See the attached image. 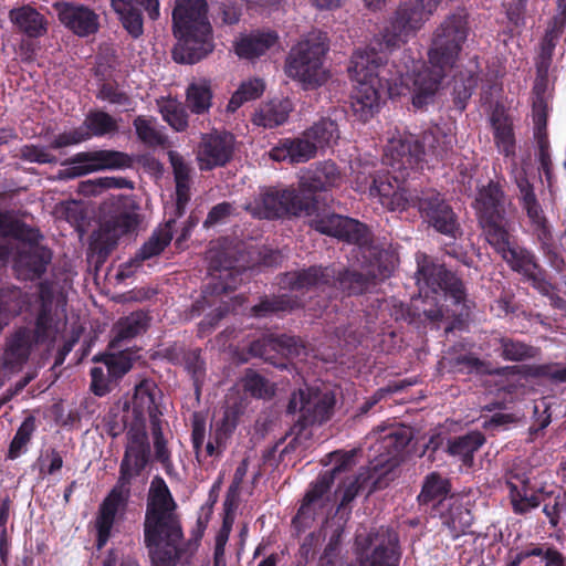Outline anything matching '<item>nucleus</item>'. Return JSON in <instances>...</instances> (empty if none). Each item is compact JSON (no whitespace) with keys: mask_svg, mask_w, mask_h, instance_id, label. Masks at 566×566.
<instances>
[{"mask_svg":"<svg viewBox=\"0 0 566 566\" xmlns=\"http://www.w3.org/2000/svg\"><path fill=\"white\" fill-rule=\"evenodd\" d=\"M124 429L126 430V444L119 464V478L116 485L102 501L95 521L98 548L106 545L117 513L127 506L132 480L139 476L150 462V444L146 427L127 424L125 421Z\"/></svg>","mask_w":566,"mask_h":566,"instance_id":"nucleus-1","label":"nucleus"},{"mask_svg":"<svg viewBox=\"0 0 566 566\" xmlns=\"http://www.w3.org/2000/svg\"><path fill=\"white\" fill-rule=\"evenodd\" d=\"M206 0H176L171 13V29L177 43L172 50L175 62L196 64L214 49L212 25Z\"/></svg>","mask_w":566,"mask_h":566,"instance_id":"nucleus-2","label":"nucleus"},{"mask_svg":"<svg viewBox=\"0 0 566 566\" xmlns=\"http://www.w3.org/2000/svg\"><path fill=\"white\" fill-rule=\"evenodd\" d=\"M396 15V11L392 13L388 23L385 25L379 34V39L376 40L378 46H368L364 50H356L350 59L348 72L352 78H366L370 81V84L380 91L382 94L390 92L394 86L402 84L403 72L392 63L388 62L387 52H391L395 49L400 48L401 44L408 41L410 35H413L421 28H417L406 35L402 36L397 44L388 42L387 31L391 27V22Z\"/></svg>","mask_w":566,"mask_h":566,"instance_id":"nucleus-3","label":"nucleus"},{"mask_svg":"<svg viewBox=\"0 0 566 566\" xmlns=\"http://www.w3.org/2000/svg\"><path fill=\"white\" fill-rule=\"evenodd\" d=\"M177 503L160 475L153 478L148 491L145 520V545L180 544L184 538Z\"/></svg>","mask_w":566,"mask_h":566,"instance_id":"nucleus-4","label":"nucleus"},{"mask_svg":"<svg viewBox=\"0 0 566 566\" xmlns=\"http://www.w3.org/2000/svg\"><path fill=\"white\" fill-rule=\"evenodd\" d=\"M488 243L512 272L521 275L539 294L548 296L554 291L555 287L547 280V272L538 256L532 249L518 242L513 229Z\"/></svg>","mask_w":566,"mask_h":566,"instance_id":"nucleus-5","label":"nucleus"},{"mask_svg":"<svg viewBox=\"0 0 566 566\" xmlns=\"http://www.w3.org/2000/svg\"><path fill=\"white\" fill-rule=\"evenodd\" d=\"M247 209L259 219L277 220L313 216L318 210V202L314 196L301 193L294 188L269 187Z\"/></svg>","mask_w":566,"mask_h":566,"instance_id":"nucleus-6","label":"nucleus"},{"mask_svg":"<svg viewBox=\"0 0 566 566\" xmlns=\"http://www.w3.org/2000/svg\"><path fill=\"white\" fill-rule=\"evenodd\" d=\"M335 403V395L328 390L306 387L293 392L286 412L290 415L298 412V418L291 427V433L295 439L307 438L308 428L323 424L332 418Z\"/></svg>","mask_w":566,"mask_h":566,"instance_id":"nucleus-7","label":"nucleus"},{"mask_svg":"<svg viewBox=\"0 0 566 566\" xmlns=\"http://www.w3.org/2000/svg\"><path fill=\"white\" fill-rule=\"evenodd\" d=\"M416 262V279L419 290L422 291L426 287L434 294L443 292L454 305L461 306L459 315L468 316L470 302L467 298L463 281L426 253L418 252Z\"/></svg>","mask_w":566,"mask_h":566,"instance_id":"nucleus-8","label":"nucleus"},{"mask_svg":"<svg viewBox=\"0 0 566 566\" xmlns=\"http://www.w3.org/2000/svg\"><path fill=\"white\" fill-rule=\"evenodd\" d=\"M472 207L486 242L513 229L506 212V193L497 181L480 187Z\"/></svg>","mask_w":566,"mask_h":566,"instance_id":"nucleus-9","label":"nucleus"},{"mask_svg":"<svg viewBox=\"0 0 566 566\" xmlns=\"http://www.w3.org/2000/svg\"><path fill=\"white\" fill-rule=\"evenodd\" d=\"M469 30L468 14L464 10L446 17L433 33L432 46L428 53L433 67L446 70L454 65L468 39Z\"/></svg>","mask_w":566,"mask_h":566,"instance_id":"nucleus-10","label":"nucleus"},{"mask_svg":"<svg viewBox=\"0 0 566 566\" xmlns=\"http://www.w3.org/2000/svg\"><path fill=\"white\" fill-rule=\"evenodd\" d=\"M326 52L327 46L319 36L300 41L286 57V75L306 86L322 85L325 82L323 61Z\"/></svg>","mask_w":566,"mask_h":566,"instance_id":"nucleus-11","label":"nucleus"},{"mask_svg":"<svg viewBox=\"0 0 566 566\" xmlns=\"http://www.w3.org/2000/svg\"><path fill=\"white\" fill-rule=\"evenodd\" d=\"M139 214L129 210H116L91 237L90 250L97 263H104L117 247L120 237L136 230Z\"/></svg>","mask_w":566,"mask_h":566,"instance_id":"nucleus-12","label":"nucleus"},{"mask_svg":"<svg viewBox=\"0 0 566 566\" xmlns=\"http://www.w3.org/2000/svg\"><path fill=\"white\" fill-rule=\"evenodd\" d=\"M512 179L516 186V199L527 218L530 233L533 239L544 237L554 231L545 209L536 193L535 185L530 180L525 169H514Z\"/></svg>","mask_w":566,"mask_h":566,"instance_id":"nucleus-13","label":"nucleus"},{"mask_svg":"<svg viewBox=\"0 0 566 566\" xmlns=\"http://www.w3.org/2000/svg\"><path fill=\"white\" fill-rule=\"evenodd\" d=\"M132 407L133 420L127 424L146 427V416L149 424L165 421L164 416V392L157 382L151 378H144L134 387L130 401L124 403V410Z\"/></svg>","mask_w":566,"mask_h":566,"instance_id":"nucleus-14","label":"nucleus"},{"mask_svg":"<svg viewBox=\"0 0 566 566\" xmlns=\"http://www.w3.org/2000/svg\"><path fill=\"white\" fill-rule=\"evenodd\" d=\"M310 227L315 231L356 244L360 248L369 245L373 241L371 232L363 222L337 213H314Z\"/></svg>","mask_w":566,"mask_h":566,"instance_id":"nucleus-15","label":"nucleus"},{"mask_svg":"<svg viewBox=\"0 0 566 566\" xmlns=\"http://www.w3.org/2000/svg\"><path fill=\"white\" fill-rule=\"evenodd\" d=\"M237 139L227 130L213 129L202 134L196 149V159L201 171L226 167L234 157Z\"/></svg>","mask_w":566,"mask_h":566,"instance_id":"nucleus-16","label":"nucleus"},{"mask_svg":"<svg viewBox=\"0 0 566 566\" xmlns=\"http://www.w3.org/2000/svg\"><path fill=\"white\" fill-rule=\"evenodd\" d=\"M418 210L423 221L438 233L453 240L462 235L459 218L441 193L423 192L418 200Z\"/></svg>","mask_w":566,"mask_h":566,"instance_id":"nucleus-17","label":"nucleus"},{"mask_svg":"<svg viewBox=\"0 0 566 566\" xmlns=\"http://www.w3.org/2000/svg\"><path fill=\"white\" fill-rule=\"evenodd\" d=\"M70 167L64 170L67 178H76L91 172L108 169H125L133 166V158L123 151L99 149L81 151L70 158Z\"/></svg>","mask_w":566,"mask_h":566,"instance_id":"nucleus-18","label":"nucleus"},{"mask_svg":"<svg viewBox=\"0 0 566 566\" xmlns=\"http://www.w3.org/2000/svg\"><path fill=\"white\" fill-rule=\"evenodd\" d=\"M331 489V474H318L316 480L310 484L301 506L293 517L292 523L296 528H310L317 518L325 516L332 501Z\"/></svg>","mask_w":566,"mask_h":566,"instance_id":"nucleus-19","label":"nucleus"},{"mask_svg":"<svg viewBox=\"0 0 566 566\" xmlns=\"http://www.w3.org/2000/svg\"><path fill=\"white\" fill-rule=\"evenodd\" d=\"M441 0H405L396 9V15L387 31L388 42L397 44L408 32L422 28Z\"/></svg>","mask_w":566,"mask_h":566,"instance_id":"nucleus-20","label":"nucleus"},{"mask_svg":"<svg viewBox=\"0 0 566 566\" xmlns=\"http://www.w3.org/2000/svg\"><path fill=\"white\" fill-rule=\"evenodd\" d=\"M373 431L378 434L376 451L379 453V464L388 467L399 464L413 439L412 429L399 422H390L379 424Z\"/></svg>","mask_w":566,"mask_h":566,"instance_id":"nucleus-21","label":"nucleus"},{"mask_svg":"<svg viewBox=\"0 0 566 566\" xmlns=\"http://www.w3.org/2000/svg\"><path fill=\"white\" fill-rule=\"evenodd\" d=\"M303 349L304 345L300 337L264 334L250 343L248 352L251 356L274 366L285 367L284 363L277 361L279 356H298Z\"/></svg>","mask_w":566,"mask_h":566,"instance_id":"nucleus-22","label":"nucleus"},{"mask_svg":"<svg viewBox=\"0 0 566 566\" xmlns=\"http://www.w3.org/2000/svg\"><path fill=\"white\" fill-rule=\"evenodd\" d=\"M434 510L453 539L467 534L473 523L471 502L467 496L451 495L442 499Z\"/></svg>","mask_w":566,"mask_h":566,"instance_id":"nucleus-23","label":"nucleus"},{"mask_svg":"<svg viewBox=\"0 0 566 566\" xmlns=\"http://www.w3.org/2000/svg\"><path fill=\"white\" fill-rule=\"evenodd\" d=\"M112 8L118 14L123 28L133 39L144 33L143 9L148 18L156 21L160 15L159 0H109Z\"/></svg>","mask_w":566,"mask_h":566,"instance_id":"nucleus-24","label":"nucleus"},{"mask_svg":"<svg viewBox=\"0 0 566 566\" xmlns=\"http://www.w3.org/2000/svg\"><path fill=\"white\" fill-rule=\"evenodd\" d=\"M53 8L61 24L80 38L93 35L99 29L98 14L87 6L62 1Z\"/></svg>","mask_w":566,"mask_h":566,"instance_id":"nucleus-25","label":"nucleus"},{"mask_svg":"<svg viewBox=\"0 0 566 566\" xmlns=\"http://www.w3.org/2000/svg\"><path fill=\"white\" fill-rule=\"evenodd\" d=\"M280 284L290 291L325 290L336 285L334 266L311 265L305 269L285 272Z\"/></svg>","mask_w":566,"mask_h":566,"instance_id":"nucleus-26","label":"nucleus"},{"mask_svg":"<svg viewBox=\"0 0 566 566\" xmlns=\"http://www.w3.org/2000/svg\"><path fill=\"white\" fill-rule=\"evenodd\" d=\"M391 271V266L379 261L376 265L371 264L366 273L348 269L336 271V285L334 287L348 295H359L376 285L378 281L389 277Z\"/></svg>","mask_w":566,"mask_h":566,"instance_id":"nucleus-27","label":"nucleus"},{"mask_svg":"<svg viewBox=\"0 0 566 566\" xmlns=\"http://www.w3.org/2000/svg\"><path fill=\"white\" fill-rule=\"evenodd\" d=\"M52 261V251L43 244L21 245L13 269L19 279L35 281L42 277Z\"/></svg>","mask_w":566,"mask_h":566,"instance_id":"nucleus-28","label":"nucleus"},{"mask_svg":"<svg viewBox=\"0 0 566 566\" xmlns=\"http://www.w3.org/2000/svg\"><path fill=\"white\" fill-rule=\"evenodd\" d=\"M419 143L427 161L444 163L454 155L457 137L450 128L432 125L422 132Z\"/></svg>","mask_w":566,"mask_h":566,"instance_id":"nucleus-29","label":"nucleus"},{"mask_svg":"<svg viewBox=\"0 0 566 566\" xmlns=\"http://www.w3.org/2000/svg\"><path fill=\"white\" fill-rule=\"evenodd\" d=\"M357 560L359 566H398L400 554L390 539L376 533H369L363 543L358 544Z\"/></svg>","mask_w":566,"mask_h":566,"instance_id":"nucleus-30","label":"nucleus"},{"mask_svg":"<svg viewBox=\"0 0 566 566\" xmlns=\"http://www.w3.org/2000/svg\"><path fill=\"white\" fill-rule=\"evenodd\" d=\"M356 82L350 94V108L357 120L368 122L379 112L382 93L366 78H352Z\"/></svg>","mask_w":566,"mask_h":566,"instance_id":"nucleus-31","label":"nucleus"},{"mask_svg":"<svg viewBox=\"0 0 566 566\" xmlns=\"http://www.w3.org/2000/svg\"><path fill=\"white\" fill-rule=\"evenodd\" d=\"M30 328L22 326L7 338L3 353V366L11 371L20 370L29 360L33 346Z\"/></svg>","mask_w":566,"mask_h":566,"instance_id":"nucleus-32","label":"nucleus"},{"mask_svg":"<svg viewBox=\"0 0 566 566\" xmlns=\"http://www.w3.org/2000/svg\"><path fill=\"white\" fill-rule=\"evenodd\" d=\"M490 123L497 151L505 158L514 159L516 138L512 117L504 108L496 107L490 116Z\"/></svg>","mask_w":566,"mask_h":566,"instance_id":"nucleus-33","label":"nucleus"},{"mask_svg":"<svg viewBox=\"0 0 566 566\" xmlns=\"http://www.w3.org/2000/svg\"><path fill=\"white\" fill-rule=\"evenodd\" d=\"M167 356L174 364H180L185 367L192 379L195 391L199 396L206 378V361L202 358V349L174 347L167 350Z\"/></svg>","mask_w":566,"mask_h":566,"instance_id":"nucleus-34","label":"nucleus"},{"mask_svg":"<svg viewBox=\"0 0 566 566\" xmlns=\"http://www.w3.org/2000/svg\"><path fill=\"white\" fill-rule=\"evenodd\" d=\"M316 148L310 138H284L281 139L279 145L271 151V157L276 160L289 159L292 164L306 163L316 156Z\"/></svg>","mask_w":566,"mask_h":566,"instance_id":"nucleus-35","label":"nucleus"},{"mask_svg":"<svg viewBox=\"0 0 566 566\" xmlns=\"http://www.w3.org/2000/svg\"><path fill=\"white\" fill-rule=\"evenodd\" d=\"M279 41L275 31H253L243 35L235 43V53L242 59L253 60L265 54Z\"/></svg>","mask_w":566,"mask_h":566,"instance_id":"nucleus-36","label":"nucleus"},{"mask_svg":"<svg viewBox=\"0 0 566 566\" xmlns=\"http://www.w3.org/2000/svg\"><path fill=\"white\" fill-rule=\"evenodd\" d=\"M386 155L390 158L389 165L400 171L413 168L422 159L419 139L392 140Z\"/></svg>","mask_w":566,"mask_h":566,"instance_id":"nucleus-37","label":"nucleus"},{"mask_svg":"<svg viewBox=\"0 0 566 566\" xmlns=\"http://www.w3.org/2000/svg\"><path fill=\"white\" fill-rule=\"evenodd\" d=\"M300 307H302V302L297 296L290 294L262 295L259 302L250 308V314L255 318H265L291 313Z\"/></svg>","mask_w":566,"mask_h":566,"instance_id":"nucleus-38","label":"nucleus"},{"mask_svg":"<svg viewBox=\"0 0 566 566\" xmlns=\"http://www.w3.org/2000/svg\"><path fill=\"white\" fill-rule=\"evenodd\" d=\"M150 323V316L144 311H135L129 315L122 317L115 324L114 337L111 346L116 348L125 340H130L147 332Z\"/></svg>","mask_w":566,"mask_h":566,"instance_id":"nucleus-39","label":"nucleus"},{"mask_svg":"<svg viewBox=\"0 0 566 566\" xmlns=\"http://www.w3.org/2000/svg\"><path fill=\"white\" fill-rule=\"evenodd\" d=\"M9 18L29 38H40L48 31L45 17L30 6L10 10Z\"/></svg>","mask_w":566,"mask_h":566,"instance_id":"nucleus-40","label":"nucleus"},{"mask_svg":"<svg viewBox=\"0 0 566 566\" xmlns=\"http://www.w3.org/2000/svg\"><path fill=\"white\" fill-rule=\"evenodd\" d=\"M485 443V437L478 430L453 437L448 440L447 452L459 457L463 465L471 468L474 463V453Z\"/></svg>","mask_w":566,"mask_h":566,"instance_id":"nucleus-41","label":"nucleus"},{"mask_svg":"<svg viewBox=\"0 0 566 566\" xmlns=\"http://www.w3.org/2000/svg\"><path fill=\"white\" fill-rule=\"evenodd\" d=\"M340 171L335 163H319L316 168L301 181V188L306 191H325L339 184Z\"/></svg>","mask_w":566,"mask_h":566,"instance_id":"nucleus-42","label":"nucleus"},{"mask_svg":"<svg viewBox=\"0 0 566 566\" xmlns=\"http://www.w3.org/2000/svg\"><path fill=\"white\" fill-rule=\"evenodd\" d=\"M65 323H63L64 325ZM62 319L55 311L38 308L34 328H30V335L35 344L54 343L62 329Z\"/></svg>","mask_w":566,"mask_h":566,"instance_id":"nucleus-43","label":"nucleus"},{"mask_svg":"<svg viewBox=\"0 0 566 566\" xmlns=\"http://www.w3.org/2000/svg\"><path fill=\"white\" fill-rule=\"evenodd\" d=\"M443 71H422L415 78V92L412 95L413 107L420 109L433 101L436 92L439 90Z\"/></svg>","mask_w":566,"mask_h":566,"instance_id":"nucleus-44","label":"nucleus"},{"mask_svg":"<svg viewBox=\"0 0 566 566\" xmlns=\"http://www.w3.org/2000/svg\"><path fill=\"white\" fill-rule=\"evenodd\" d=\"M303 136L313 142L316 150L332 147L339 139V127L336 120L323 117L303 132Z\"/></svg>","mask_w":566,"mask_h":566,"instance_id":"nucleus-45","label":"nucleus"},{"mask_svg":"<svg viewBox=\"0 0 566 566\" xmlns=\"http://www.w3.org/2000/svg\"><path fill=\"white\" fill-rule=\"evenodd\" d=\"M213 93L210 81L192 82L186 90V106L196 115H203L212 106Z\"/></svg>","mask_w":566,"mask_h":566,"instance_id":"nucleus-46","label":"nucleus"},{"mask_svg":"<svg viewBox=\"0 0 566 566\" xmlns=\"http://www.w3.org/2000/svg\"><path fill=\"white\" fill-rule=\"evenodd\" d=\"M291 111V103L285 101H270L254 114L253 123L265 128H274L284 124Z\"/></svg>","mask_w":566,"mask_h":566,"instance_id":"nucleus-47","label":"nucleus"},{"mask_svg":"<svg viewBox=\"0 0 566 566\" xmlns=\"http://www.w3.org/2000/svg\"><path fill=\"white\" fill-rule=\"evenodd\" d=\"M82 129L88 135V139L93 136L103 137L114 135L118 132L117 119L104 111H90L84 119Z\"/></svg>","mask_w":566,"mask_h":566,"instance_id":"nucleus-48","label":"nucleus"},{"mask_svg":"<svg viewBox=\"0 0 566 566\" xmlns=\"http://www.w3.org/2000/svg\"><path fill=\"white\" fill-rule=\"evenodd\" d=\"M450 490L451 483L448 479L443 478L439 472H431L423 480L417 502L419 505H428L440 497L447 499Z\"/></svg>","mask_w":566,"mask_h":566,"instance_id":"nucleus-49","label":"nucleus"},{"mask_svg":"<svg viewBox=\"0 0 566 566\" xmlns=\"http://www.w3.org/2000/svg\"><path fill=\"white\" fill-rule=\"evenodd\" d=\"M499 344L500 356L507 361H524L535 358L538 354V348L518 339L501 337Z\"/></svg>","mask_w":566,"mask_h":566,"instance_id":"nucleus-50","label":"nucleus"},{"mask_svg":"<svg viewBox=\"0 0 566 566\" xmlns=\"http://www.w3.org/2000/svg\"><path fill=\"white\" fill-rule=\"evenodd\" d=\"M163 119L176 132H185L188 127V114L181 103L172 98L158 101Z\"/></svg>","mask_w":566,"mask_h":566,"instance_id":"nucleus-51","label":"nucleus"},{"mask_svg":"<svg viewBox=\"0 0 566 566\" xmlns=\"http://www.w3.org/2000/svg\"><path fill=\"white\" fill-rule=\"evenodd\" d=\"M264 82L260 78L242 82L238 90L232 94L227 111L234 113L244 103L259 98L264 92Z\"/></svg>","mask_w":566,"mask_h":566,"instance_id":"nucleus-52","label":"nucleus"},{"mask_svg":"<svg viewBox=\"0 0 566 566\" xmlns=\"http://www.w3.org/2000/svg\"><path fill=\"white\" fill-rule=\"evenodd\" d=\"M243 413L244 407L239 402L228 405L224 408L223 416L216 429L214 440L218 446L235 431Z\"/></svg>","mask_w":566,"mask_h":566,"instance_id":"nucleus-53","label":"nucleus"},{"mask_svg":"<svg viewBox=\"0 0 566 566\" xmlns=\"http://www.w3.org/2000/svg\"><path fill=\"white\" fill-rule=\"evenodd\" d=\"M172 234L169 230L155 231L151 237L135 253V262L147 261L159 255L171 242Z\"/></svg>","mask_w":566,"mask_h":566,"instance_id":"nucleus-54","label":"nucleus"},{"mask_svg":"<svg viewBox=\"0 0 566 566\" xmlns=\"http://www.w3.org/2000/svg\"><path fill=\"white\" fill-rule=\"evenodd\" d=\"M450 365L459 371L468 370L480 375H499L490 361L480 359L474 354H461L450 359Z\"/></svg>","mask_w":566,"mask_h":566,"instance_id":"nucleus-55","label":"nucleus"},{"mask_svg":"<svg viewBox=\"0 0 566 566\" xmlns=\"http://www.w3.org/2000/svg\"><path fill=\"white\" fill-rule=\"evenodd\" d=\"M242 282V273L235 269H224L219 272L217 279L209 283L205 293L210 295L229 294L237 290Z\"/></svg>","mask_w":566,"mask_h":566,"instance_id":"nucleus-56","label":"nucleus"},{"mask_svg":"<svg viewBox=\"0 0 566 566\" xmlns=\"http://www.w3.org/2000/svg\"><path fill=\"white\" fill-rule=\"evenodd\" d=\"M180 544L146 545L149 551V557L153 566H176L177 562L181 559L184 549Z\"/></svg>","mask_w":566,"mask_h":566,"instance_id":"nucleus-57","label":"nucleus"},{"mask_svg":"<svg viewBox=\"0 0 566 566\" xmlns=\"http://www.w3.org/2000/svg\"><path fill=\"white\" fill-rule=\"evenodd\" d=\"M539 251L547 260L548 265L558 273H562L566 266L565 260L555 241L554 231L534 239Z\"/></svg>","mask_w":566,"mask_h":566,"instance_id":"nucleus-58","label":"nucleus"},{"mask_svg":"<svg viewBox=\"0 0 566 566\" xmlns=\"http://www.w3.org/2000/svg\"><path fill=\"white\" fill-rule=\"evenodd\" d=\"M35 430V420L32 416L27 417L18 428L8 450V459L14 460L24 451L27 444Z\"/></svg>","mask_w":566,"mask_h":566,"instance_id":"nucleus-59","label":"nucleus"},{"mask_svg":"<svg viewBox=\"0 0 566 566\" xmlns=\"http://www.w3.org/2000/svg\"><path fill=\"white\" fill-rule=\"evenodd\" d=\"M133 125L138 139L146 146L156 147L166 144L167 137L153 126L150 119L144 116H137Z\"/></svg>","mask_w":566,"mask_h":566,"instance_id":"nucleus-60","label":"nucleus"},{"mask_svg":"<svg viewBox=\"0 0 566 566\" xmlns=\"http://www.w3.org/2000/svg\"><path fill=\"white\" fill-rule=\"evenodd\" d=\"M94 361H103L106 366L108 377L122 378L133 367V360L128 354L120 352L118 355L95 356Z\"/></svg>","mask_w":566,"mask_h":566,"instance_id":"nucleus-61","label":"nucleus"},{"mask_svg":"<svg viewBox=\"0 0 566 566\" xmlns=\"http://www.w3.org/2000/svg\"><path fill=\"white\" fill-rule=\"evenodd\" d=\"M420 198L421 197L400 185L396 187V190L391 192L389 199L386 200L382 206L390 211H403L410 207L418 208V200H420Z\"/></svg>","mask_w":566,"mask_h":566,"instance_id":"nucleus-62","label":"nucleus"},{"mask_svg":"<svg viewBox=\"0 0 566 566\" xmlns=\"http://www.w3.org/2000/svg\"><path fill=\"white\" fill-rule=\"evenodd\" d=\"M243 388L245 392L259 399L270 398L274 394L269 386L268 379L253 370H249L245 374Z\"/></svg>","mask_w":566,"mask_h":566,"instance_id":"nucleus-63","label":"nucleus"},{"mask_svg":"<svg viewBox=\"0 0 566 566\" xmlns=\"http://www.w3.org/2000/svg\"><path fill=\"white\" fill-rule=\"evenodd\" d=\"M149 427L154 446V459L159 461L161 459L171 457V451L168 448V440L164 434V427H168V422H155L149 424Z\"/></svg>","mask_w":566,"mask_h":566,"instance_id":"nucleus-64","label":"nucleus"}]
</instances>
